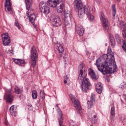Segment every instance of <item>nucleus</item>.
<instances>
[{"label": "nucleus", "mask_w": 126, "mask_h": 126, "mask_svg": "<svg viewBox=\"0 0 126 126\" xmlns=\"http://www.w3.org/2000/svg\"><path fill=\"white\" fill-rule=\"evenodd\" d=\"M110 43L112 47H114L115 45V42L114 38L113 36L110 35Z\"/></svg>", "instance_id": "obj_20"}, {"label": "nucleus", "mask_w": 126, "mask_h": 126, "mask_svg": "<svg viewBox=\"0 0 126 126\" xmlns=\"http://www.w3.org/2000/svg\"><path fill=\"white\" fill-rule=\"evenodd\" d=\"M3 44L4 46L8 45L10 43V40L8 33H5L1 35Z\"/></svg>", "instance_id": "obj_9"}, {"label": "nucleus", "mask_w": 126, "mask_h": 126, "mask_svg": "<svg viewBox=\"0 0 126 126\" xmlns=\"http://www.w3.org/2000/svg\"><path fill=\"white\" fill-rule=\"evenodd\" d=\"M69 97L71 101H72V99H76L73 96V95L72 94H70L69 95Z\"/></svg>", "instance_id": "obj_39"}, {"label": "nucleus", "mask_w": 126, "mask_h": 126, "mask_svg": "<svg viewBox=\"0 0 126 126\" xmlns=\"http://www.w3.org/2000/svg\"><path fill=\"white\" fill-rule=\"evenodd\" d=\"M32 96L33 99H36L37 97V92L35 90H33L32 92Z\"/></svg>", "instance_id": "obj_28"}, {"label": "nucleus", "mask_w": 126, "mask_h": 126, "mask_svg": "<svg viewBox=\"0 0 126 126\" xmlns=\"http://www.w3.org/2000/svg\"><path fill=\"white\" fill-rule=\"evenodd\" d=\"M120 23L121 28H123L124 29H125L126 28V25L125 22L123 21H120Z\"/></svg>", "instance_id": "obj_31"}, {"label": "nucleus", "mask_w": 126, "mask_h": 126, "mask_svg": "<svg viewBox=\"0 0 126 126\" xmlns=\"http://www.w3.org/2000/svg\"><path fill=\"white\" fill-rule=\"evenodd\" d=\"M111 118L114 117L115 115V110L114 107H111Z\"/></svg>", "instance_id": "obj_29"}, {"label": "nucleus", "mask_w": 126, "mask_h": 126, "mask_svg": "<svg viewBox=\"0 0 126 126\" xmlns=\"http://www.w3.org/2000/svg\"><path fill=\"white\" fill-rule=\"evenodd\" d=\"M9 110L11 114L13 116H16L17 114L16 107L15 105L12 106L10 108Z\"/></svg>", "instance_id": "obj_16"}, {"label": "nucleus", "mask_w": 126, "mask_h": 126, "mask_svg": "<svg viewBox=\"0 0 126 126\" xmlns=\"http://www.w3.org/2000/svg\"><path fill=\"white\" fill-rule=\"evenodd\" d=\"M94 101H92L91 100L88 101L87 102V107L89 109L91 108L93 104V102Z\"/></svg>", "instance_id": "obj_32"}, {"label": "nucleus", "mask_w": 126, "mask_h": 126, "mask_svg": "<svg viewBox=\"0 0 126 126\" xmlns=\"http://www.w3.org/2000/svg\"><path fill=\"white\" fill-rule=\"evenodd\" d=\"M15 25L19 29L20 28L19 24L17 21H16L15 23Z\"/></svg>", "instance_id": "obj_37"}, {"label": "nucleus", "mask_w": 126, "mask_h": 126, "mask_svg": "<svg viewBox=\"0 0 126 126\" xmlns=\"http://www.w3.org/2000/svg\"><path fill=\"white\" fill-rule=\"evenodd\" d=\"M13 60L16 63L22 66H24L26 63L24 59L13 58Z\"/></svg>", "instance_id": "obj_13"}, {"label": "nucleus", "mask_w": 126, "mask_h": 126, "mask_svg": "<svg viewBox=\"0 0 126 126\" xmlns=\"http://www.w3.org/2000/svg\"><path fill=\"white\" fill-rule=\"evenodd\" d=\"M27 9L29 10V9L32 4V0H25Z\"/></svg>", "instance_id": "obj_21"}, {"label": "nucleus", "mask_w": 126, "mask_h": 126, "mask_svg": "<svg viewBox=\"0 0 126 126\" xmlns=\"http://www.w3.org/2000/svg\"><path fill=\"white\" fill-rule=\"evenodd\" d=\"M35 19L36 17L35 14H32L30 16V21L32 24L34 23Z\"/></svg>", "instance_id": "obj_25"}, {"label": "nucleus", "mask_w": 126, "mask_h": 126, "mask_svg": "<svg viewBox=\"0 0 126 126\" xmlns=\"http://www.w3.org/2000/svg\"><path fill=\"white\" fill-rule=\"evenodd\" d=\"M72 102L73 104V105L76 109L78 110V112L79 113L80 115L81 114L82 112L81 108L79 104V101L76 99H72Z\"/></svg>", "instance_id": "obj_10"}, {"label": "nucleus", "mask_w": 126, "mask_h": 126, "mask_svg": "<svg viewBox=\"0 0 126 126\" xmlns=\"http://www.w3.org/2000/svg\"><path fill=\"white\" fill-rule=\"evenodd\" d=\"M90 126H93L92 125H91Z\"/></svg>", "instance_id": "obj_51"}, {"label": "nucleus", "mask_w": 126, "mask_h": 126, "mask_svg": "<svg viewBox=\"0 0 126 126\" xmlns=\"http://www.w3.org/2000/svg\"><path fill=\"white\" fill-rule=\"evenodd\" d=\"M52 20L54 25L55 26L58 27L62 24L61 20L59 16H58L54 17Z\"/></svg>", "instance_id": "obj_11"}, {"label": "nucleus", "mask_w": 126, "mask_h": 126, "mask_svg": "<svg viewBox=\"0 0 126 126\" xmlns=\"http://www.w3.org/2000/svg\"><path fill=\"white\" fill-rule=\"evenodd\" d=\"M55 46L58 52L60 53H63L64 51V49L63 46L60 43L57 42L55 44Z\"/></svg>", "instance_id": "obj_15"}, {"label": "nucleus", "mask_w": 126, "mask_h": 126, "mask_svg": "<svg viewBox=\"0 0 126 126\" xmlns=\"http://www.w3.org/2000/svg\"><path fill=\"white\" fill-rule=\"evenodd\" d=\"M122 32L123 38L126 39V30L122 31ZM123 41V45L122 46V47L126 53V42L125 43L124 40Z\"/></svg>", "instance_id": "obj_14"}, {"label": "nucleus", "mask_w": 126, "mask_h": 126, "mask_svg": "<svg viewBox=\"0 0 126 126\" xmlns=\"http://www.w3.org/2000/svg\"><path fill=\"white\" fill-rule=\"evenodd\" d=\"M5 124L6 126H8V121L7 119H5Z\"/></svg>", "instance_id": "obj_40"}, {"label": "nucleus", "mask_w": 126, "mask_h": 126, "mask_svg": "<svg viewBox=\"0 0 126 126\" xmlns=\"http://www.w3.org/2000/svg\"><path fill=\"white\" fill-rule=\"evenodd\" d=\"M95 88L96 92L99 94H101L103 89L101 83L100 82L98 83L96 85Z\"/></svg>", "instance_id": "obj_17"}, {"label": "nucleus", "mask_w": 126, "mask_h": 126, "mask_svg": "<svg viewBox=\"0 0 126 126\" xmlns=\"http://www.w3.org/2000/svg\"><path fill=\"white\" fill-rule=\"evenodd\" d=\"M47 3L50 7L53 8L55 7L60 4L58 0H48Z\"/></svg>", "instance_id": "obj_12"}, {"label": "nucleus", "mask_w": 126, "mask_h": 126, "mask_svg": "<svg viewBox=\"0 0 126 126\" xmlns=\"http://www.w3.org/2000/svg\"><path fill=\"white\" fill-rule=\"evenodd\" d=\"M110 48V47H108V50H109Z\"/></svg>", "instance_id": "obj_48"}, {"label": "nucleus", "mask_w": 126, "mask_h": 126, "mask_svg": "<svg viewBox=\"0 0 126 126\" xmlns=\"http://www.w3.org/2000/svg\"><path fill=\"white\" fill-rule=\"evenodd\" d=\"M68 23H65V24L66 25V26L67 25H68Z\"/></svg>", "instance_id": "obj_45"}, {"label": "nucleus", "mask_w": 126, "mask_h": 126, "mask_svg": "<svg viewBox=\"0 0 126 126\" xmlns=\"http://www.w3.org/2000/svg\"><path fill=\"white\" fill-rule=\"evenodd\" d=\"M122 101V100H121Z\"/></svg>", "instance_id": "obj_50"}, {"label": "nucleus", "mask_w": 126, "mask_h": 126, "mask_svg": "<svg viewBox=\"0 0 126 126\" xmlns=\"http://www.w3.org/2000/svg\"><path fill=\"white\" fill-rule=\"evenodd\" d=\"M63 2H62L60 4L59 6L57 8V12L58 13H61L63 10Z\"/></svg>", "instance_id": "obj_23"}, {"label": "nucleus", "mask_w": 126, "mask_h": 126, "mask_svg": "<svg viewBox=\"0 0 126 126\" xmlns=\"http://www.w3.org/2000/svg\"><path fill=\"white\" fill-rule=\"evenodd\" d=\"M94 118H96L97 117V116H96V115H94Z\"/></svg>", "instance_id": "obj_44"}, {"label": "nucleus", "mask_w": 126, "mask_h": 126, "mask_svg": "<svg viewBox=\"0 0 126 126\" xmlns=\"http://www.w3.org/2000/svg\"><path fill=\"white\" fill-rule=\"evenodd\" d=\"M89 74L92 79L96 80L97 79L95 75V72L92 69H89L88 70Z\"/></svg>", "instance_id": "obj_18"}, {"label": "nucleus", "mask_w": 126, "mask_h": 126, "mask_svg": "<svg viewBox=\"0 0 126 126\" xmlns=\"http://www.w3.org/2000/svg\"><path fill=\"white\" fill-rule=\"evenodd\" d=\"M105 45L106 46H107V44H105Z\"/></svg>", "instance_id": "obj_47"}, {"label": "nucleus", "mask_w": 126, "mask_h": 126, "mask_svg": "<svg viewBox=\"0 0 126 126\" xmlns=\"http://www.w3.org/2000/svg\"><path fill=\"white\" fill-rule=\"evenodd\" d=\"M47 3L44 2H41L40 3L39 6L40 11L46 14H48L50 12V9L48 7Z\"/></svg>", "instance_id": "obj_5"}, {"label": "nucleus", "mask_w": 126, "mask_h": 126, "mask_svg": "<svg viewBox=\"0 0 126 126\" xmlns=\"http://www.w3.org/2000/svg\"><path fill=\"white\" fill-rule=\"evenodd\" d=\"M74 126V125H73V126Z\"/></svg>", "instance_id": "obj_49"}, {"label": "nucleus", "mask_w": 126, "mask_h": 126, "mask_svg": "<svg viewBox=\"0 0 126 126\" xmlns=\"http://www.w3.org/2000/svg\"><path fill=\"white\" fill-rule=\"evenodd\" d=\"M95 94H92L90 97L91 100L92 101H94L95 102Z\"/></svg>", "instance_id": "obj_34"}, {"label": "nucleus", "mask_w": 126, "mask_h": 126, "mask_svg": "<svg viewBox=\"0 0 126 126\" xmlns=\"http://www.w3.org/2000/svg\"><path fill=\"white\" fill-rule=\"evenodd\" d=\"M15 92L17 94H20L22 91V89L17 86H16L15 88Z\"/></svg>", "instance_id": "obj_22"}, {"label": "nucleus", "mask_w": 126, "mask_h": 126, "mask_svg": "<svg viewBox=\"0 0 126 126\" xmlns=\"http://www.w3.org/2000/svg\"><path fill=\"white\" fill-rule=\"evenodd\" d=\"M115 37L118 44H121V39L119 35L118 34H115Z\"/></svg>", "instance_id": "obj_27"}, {"label": "nucleus", "mask_w": 126, "mask_h": 126, "mask_svg": "<svg viewBox=\"0 0 126 126\" xmlns=\"http://www.w3.org/2000/svg\"><path fill=\"white\" fill-rule=\"evenodd\" d=\"M4 7L5 10L9 14H13V11L12 8V4L10 0H5L4 3Z\"/></svg>", "instance_id": "obj_7"}, {"label": "nucleus", "mask_w": 126, "mask_h": 126, "mask_svg": "<svg viewBox=\"0 0 126 126\" xmlns=\"http://www.w3.org/2000/svg\"><path fill=\"white\" fill-rule=\"evenodd\" d=\"M84 64H80L79 66L80 72L79 73L78 79L81 83V87L82 91L85 92H86L87 90L91 87V86L89 82V79L86 77L87 73L85 70L83 71V68Z\"/></svg>", "instance_id": "obj_3"}, {"label": "nucleus", "mask_w": 126, "mask_h": 126, "mask_svg": "<svg viewBox=\"0 0 126 126\" xmlns=\"http://www.w3.org/2000/svg\"><path fill=\"white\" fill-rule=\"evenodd\" d=\"M64 83L67 84L68 85H69L70 84V80L67 76L64 77Z\"/></svg>", "instance_id": "obj_26"}, {"label": "nucleus", "mask_w": 126, "mask_h": 126, "mask_svg": "<svg viewBox=\"0 0 126 126\" xmlns=\"http://www.w3.org/2000/svg\"><path fill=\"white\" fill-rule=\"evenodd\" d=\"M70 123L71 125H72V124L73 123H74V122L72 120H71L69 122Z\"/></svg>", "instance_id": "obj_41"}, {"label": "nucleus", "mask_w": 126, "mask_h": 126, "mask_svg": "<svg viewBox=\"0 0 126 126\" xmlns=\"http://www.w3.org/2000/svg\"><path fill=\"white\" fill-rule=\"evenodd\" d=\"M59 104H57L56 105V107L57 108V110L59 114V115L60 116L61 118H63V114L62 113V111L60 108L58 107V105Z\"/></svg>", "instance_id": "obj_24"}, {"label": "nucleus", "mask_w": 126, "mask_h": 126, "mask_svg": "<svg viewBox=\"0 0 126 126\" xmlns=\"http://www.w3.org/2000/svg\"><path fill=\"white\" fill-rule=\"evenodd\" d=\"M59 122L60 126H62L63 121V119H59Z\"/></svg>", "instance_id": "obj_38"}, {"label": "nucleus", "mask_w": 126, "mask_h": 126, "mask_svg": "<svg viewBox=\"0 0 126 126\" xmlns=\"http://www.w3.org/2000/svg\"><path fill=\"white\" fill-rule=\"evenodd\" d=\"M64 16L65 18H67L68 17H70V18H71V16L70 15V14L66 12H64Z\"/></svg>", "instance_id": "obj_35"}, {"label": "nucleus", "mask_w": 126, "mask_h": 126, "mask_svg": "<svg viewBox=\"0 0 126 126\" xmlns=\"http://www.w3.org/2000/svg\"><path fill=\"white\" fill-rule=\"evenodd\" d=\"M117 1L119 2H120L121 1V0H117Z\"/></svg>", "instance_id": "obj_46"}, {"label": "nucleus", "mask_w": 126, "mask_h": 126, "mask_svg": "<svg viewBox=\"0 0 126 126\" xmlns=\"http://www.w3.org/2000/svg\"><path fill=\"white\" fill-rule=\"evenodd\" d=\"M26 15V16H28V17H30V15L29 14V12H28V11H27V12Z\"/></svg>", "instance_id": "obj_42"}, {"label": "nucleus", "mask_w": 126, "mask_h": 126, "mask_svg": "<svg viewBox=\"0 0 126 126\" xmlns=\"http://www.w3.org/2000/svg\"><path fill=\"white\" fill-rule=\"evenodd\" d=\"M40 97L42 99H44L45 98V94L44 91L41 90L40 91Z\"/></svg>", "instance_id": "obj_33"}, {"label": "nucleus", "mask_w": 126, "mask_h": 126, "mask_svg": "<svg viewBox=\"0 0 126 126\" xmlns=\"http://www.w3.org/2000/svg\"><path fill=\"white\" fill-rule=\"evenodd\" d=\"M30 57L32 60L31 66L34 68L36 65V61L38 60V56L35 47L33 46L31 47Z\"/></svg>", "instance_id": "obj_4"}, {"label": "nucleus", "mask_w": 126, "mask_h": 126, "mask_svg": "<svg viewBox=\"0 0 126 126\" xmlns=\"http://www.w3.org/2000/svg\"><path fill=\"white\" fill-rule=\"evenodd\" d=\"M78 27V30L77 31V33L79 35L82 36L84 30L82 26H80Z\"/></svg>", "instance_id": "obj_19"}, {"label": "nucleus", "mask_w": 126, "mask_h": 126, "mask_svg": "<svg viewBox=\"0 0 126 126\" xmlns=\"http://www.w3.org/2000/svg\"><path fill=\"white\" fill-rule=\"evenodd\" d=\"M74 3L78 10L79 16L80 18H82L86 13L88 15L90 21L93 20L94 16L90 14L91 11L92 10V8L83 5L81 0H74Z\"/></svg>", "instance_id": "obj_2"}, {"label": "nucleus", "mask_w": 126, "mask_h": 126, "mask_svg": "<svg viewBox=\"0 0 126 126\" xmlns=\"http://www.w3.org/2000/svg\"><path fill=\"white\" fill-rule=\"evenodd\" d=\"M97 3H99L101 0H94Z\"/></svg>", "instance_id": "obj_43"}, {"label": "nucleus", "mask_w": 126, "mask_h": 126, "mask_svg": "<svg viewBox=\"0 0 126 126\" xmlns=\"http://www.w3.org/2000/svg\"><path fill=\"white\" fill-rule=\"evenodd\" d=\"M12 89L6 90L5 95V99L7 103H11L13 101L14 96L11 94Z\"/></svg>", "instance_id": "obj_6"}, {"label": "nucleus", "mask_w": 126, "mask_h": 126, "mask_svg": "<svg viewBox=\"0 0 126 126\" xmlns=\"http://www.w3.org/2000/svg\"><path fill=\"white\" fill-rule=\"evenodd\" d=\"M100 18L105 30L106 31H108L109 28L108 21L105 18L104 14L102 12L100 13Z\"/></svg>", "instance_id": "obj_8"}, {"label": "nucleus", "mask_w": 126, "mask_h": 126, "mask_svg": "<svg viewBox=\"0 0 126 126\" xmlns=\"http://www.w3.org/2000/svg\"><path fill=\"white\" fill-rule=\"evenodd\" d=\"M112 10L113 16V17H114L116 13V10L115 8V4H113L112 5Z\"/></svg>", "instance_id": "obj_30"}, {"label": "nucleus", "mask_w": 126, "mask_h": 126, "mask_svg": "<svg viewBox=\"0 0 126 126\" xmlns=\"http://www.w3.org/2000/svg\"><path fill=\"white\" fill-rule=\"evenodd\" d=\"M91 119L90 120L91 121L92 123L93 124H95L97 122V120L96 119Z\"/></svg>", "instance_id": "obj_36"}, {"label": "nucleus", "mask_w": 126, "mask_h": 126, "mask_svg": "<svg viewBox=\"0 0 126 126\" xmlns=\"http://www.w3.org/2000/svg\"><path fill=\"white\" fill-rule=\"evenodd\" d=\"M110 56V59L106 58L105 61L102 63H101V59L98 58L94 64L96 65L98 70L104 75L114 73L117 68L114 55L111 54Z\"/></svg>", "instance_id": "obj_1"}]
</instances>
